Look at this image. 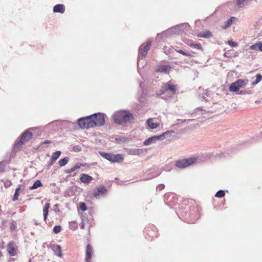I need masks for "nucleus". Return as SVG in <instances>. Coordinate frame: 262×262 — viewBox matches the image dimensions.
I'll list each match as a JSON object with an SVG mask.
<instances>
[{
	"mask_svg": "<svg viewBox=\"0 0 262 262\" xmlns=\"http://www.w3.org/2000/svg\"><path fill=\"white\" fill-rule=\"evenodd\" d=\"M125 141H126V139L125 138H116L115 139L116 142L118 144L123 143Z\"/></svg>",
	"mask_w": 262,
	"mask_h": 262,
	"instance_id": "37",
	"label": "nucleus"
},
{
	"mask_svg": "<svg viewBox=\"0 0 262 262\" xmlns=\"http://www.w3.org/2000/svg\"><path fill=\"white\" fill-rule=\"evenodd\" d=\"M157 138H158V137H156V136H154L152 137H149V138L146 139L144 141L143 144L145 146L149 145L151 143H155L157 141Z\"/></svg>",
	"mask_w": 262,
	"mask_h": 262,
	"instance_id": "17",
	"label": "nucleus"
},
{
	"mask_svg": "<svg viewBox=\"0 0 262 262\" xmlns=\"http://www.w3.org/2000/svg\"><path fill=\"white\" fill-rule=\"evenodd\" d=\"M99 154L101 156L111 162L112 154L107 153L103 151H99Z\"/></svg>",
	"mask_w": 262,
	"mask_h": 262,
	"instance_id": "22",
	"label": "nucleus"
},
{
	"mask_svg": "<svg viewBox=\"0 0 262 262\" xmlns=\"http://www.w3.org/2000/svg\"><path fill=\"white\" fill-rule=\"evenodd\" d=\"M176 51L183 55L191 57L192 55L189 53H186L182 50H176Z\"/></svg>",
	"mask_w": 262,
	"mask_h": 262,
	"instance_id": "36",
	"label": "nucleus"
},
{
	"mask_svg": "<svg viewBox=\"0 0 262 262\" xmlns=\"http://www.w3.org/2000/svg\"><path fill=\"white\" fill-rule=\"evenodd\" d=\"M4 183V185L6 187H9L12 184L11 182L9 180H5Z\"/></svg>",
	"mask_w": 262,
	"mask_h": 262,
	"instance_id": "44",
	"label": "nucleus"
},
{
	"mask_svg": "<svg viewBox=\"0 0 262 262\" xmlns=\"http://www.w3.org/2000/svg\"><path fill=\"white\" fill-rule=\"evenodd\" d=\"M70 227L72 229H75L77 228V225L75 221H72L69 223Z\"/></svg>",
	"mask_w": 262,
	"mask_h": 262,
	"instance_id": "38",
	"label": "nucleus"
},
{
	"mask_svg": "<svg viewBox=\"0 0 262 262\" xmlns=\"http://www.w3.org/2000/svg\"><path fill=\"white\" fill-rule=\"evenodd\" d=\"M51 143H52L51 141L46 140L42 142V144H49Z\"/></svg>",
	"mask_w": 262,
	"mask_h": 262,
	"instance_id": "51",
	"label": "nucleus"
},
{
	"mask_svg": "<svg viewBox=\"0 0 262 262\" xmlns=\"http://www.w3.org/2000/svg\"><path fill=\"white\" fill-rule=\"evenodd\" d=\"M146 124L147 125V127L149 129H155L157 128L160 124L158 123H156L154 122V120L152 118H149L146 121Z\"/></svg>",
	"mask_w": 262,
	"mask_h": 262,
	"instance_id": "11",
	"label": "nucleus"
},
{
	"mask_svg": "<svg viewBox=\"0 0 262 262\" xmlns=\"http://www.w3.org/2000/svg\"><path fill=\"white\" fill-rule=\"evenodd\" d=\"M164 187H165L164 185L160 184L157 187V189H159V190H162L163 189H164Z\"/></svg>",
	"mask_w": 262,
	"mask_h": 262,
	"instance_id": "49",
	"label": "nucleus"
},
{
	"mask_svg": "<svg viewBox=\"0 0 262 262\" xmlns=\"http://www.w3.org/2000/svg\"><path fill=\"white\" fill-rule=\"evenodd\" d=\"M159 175V173L156 172L155 168H150L144 173L143 180H149Z\"/></svg>",
	"mask_w": 262,
	"mask_h": 262,
	"instance_id": "7",
	"label": "nucleus"
},
{
	"mask_svg": "<svg viewBox=\"0 0 262 262\" xmlns=\"http://www.w3.org/2000/svg\"><path fill=\"white\" fill-rule=\"evenodd\" d=\"M69 162V158L68 157H64V158L60 159L58 161L59 165L60 166H64Z\"/></svg>",
	"mask_w": 262,
	"mask_h": 262,
	"instance_id": "25",
	"label": "nucleus"
},
{
	"mask_svg": "<svg viewBox=\"0 0 262 262\" xmlns=\"http://www.w3.org/2000/svg\"><path fill=\"white\" fill-rule=\"evenodd\" d=\"M198 37L208 38L212 36V33L209 31H206L203 33H198Z\"/></svg>",
	"mask_w": 262,
	"mask_h": 262,
	"instance_id": "20",
	"label": "nucleus"
},
{
	"mask_svg": "<svg viewBox=\"0 0 262 262\" xmlns=\"http://www.w3.org/2000/svg\"><path fill=\"white\" fill-rule=\"evenodd\" d=\"M156 137H158V138H157V140H162L164 139V138L165 137L164 136V135H163V133L161 135H159V136H156Z\"/></svg>",
	"mask_w": 262,
	"mask_h": 262,
	"instance_id": "48",
	"label": "nucleus"
},
{
	"mask_svg": "<svg viewBox=\"0 0 262 262\" xmlns=\"http://www.w3.org/2000/svg\"><path fill=\"white\" fill-rule=\"evenodd\" d=\"M42 183L39 180H36L33 183V185L29 187L30 190L35 189L38 188L39 187L42 186Z\"/></svg>",
	"mask_w": 262,
	"mask_h": 262,
	"instance_id": "23",
	"label": "nucleus"
},
{
	"mask_svg": "<svg viewBox=\"0 0 262 262\" xmlns=\"http://www.w3.org/2000/svg\"><path fill=\"white\" fill-rule=\"evenodd\" d=\"M235 19V17H231L230 18H229L226 22L225 27L224 28H226L227 27H229L231 25V24L233 23V21Z\"/></svg>",
	"mask_w": 262,
	"mask_h": 262,
	"instance_id": "30",
	"label": "nucleus"
},
{
	"mask_svg": "<svg viewBox=\"0 0 262 262\" xmlns=\"http://www.w3.org/2000/svg\"><path fill=\"white\" fill-rule=\"evenodd\" d=\"M262 79V76L260 74H257L256 75V79L255 81H252V85H255L259 83Z\"/></svg>",
	"mask_w": 262,
	"mask_h": 262,
	"instance_id": "27",
	"label": "nucleus"
},
{
	"mask_svg": "<svg viewBox=\"0 0 262 262\" xmlns=\"http://www.w3.org/2000/svg\"><path fill=\"white\" fill-rule=\"evenodd\" d=\"M81 166H82V164H76V165H74L73 167H72V168L66 169L65 170V173H72V172L75 171L76 170L80 168Z\"/></svg>",
	"mask_w": 262,
	"mask_h": 262,
	"instance_id": "21",
	"label": "nucleus"
},
{
	"mask_svg": "<svg viewBox=\"0 0 262 262\" xmlns=\"http://www.w3.org/2000/svg\"><path fill=\"white\" fill-rule=\"evenodd\" d=\"M31 259H30V260H29V262H31Z\"/></svg>",
	"mask_w": 262,
	"mask_h": 262,
	"instance_id": "59",
	"label": "nucleus"
},
{
	"mask_svg": "<svg viewBox=\"0 0 262 262\" xmlns=\"http://www.w3.org/2000/svg\"><path fill=\"white\" fill-rule=\"evenodd\" d=\"M55 206L56 207H57L58 206V204H56V205H55Z\"/></svg>",
	"mask_w": 262,
	"mask_h": 262,
	"instance_id": "57",
	"label": "nucleus"
},
{
	"mask_svg": "<svg viewBox=\"0 0 262 262\" xmlns=\"http://www.w3.org/2000/svg\"><path fill=\"white\" fill-rule=\"evenodd\" d=\"M260 134L262 135V133H261Z\"/></svg>",
	"mask_w": 262,
	"mask_h": 262,
	"instance_id": "61",
	"label": "nucleus"
},
{
	"mask_svg": "<svg viewBox=\"0 0 262 262\" xmlns=\"http://www.w3.org/2000/svg\"><path fill=\"white\" fill-rule=\"evenodd\" d=\"M246 84V82L245 80L239 79L231 84L229 87V91L233 92H237L240 88L245 86Z\"/></svg>",
	"mask_w": 262,
	"mask_h": 262,
	"instance_id": "6",
	"label": "nucleus"
},
{
	"mask_svg": "<svg viewBox=\"0 0 262 262\" xmlns=\"http://www.w3.org/2000/svg\"><path fill=\"white\" fill-rule=\"evenodd\" d=\"M29 130H32V128H29L21 135L19 140L15 144L14 146V150L17 149L18 148L20 147V146H21L24 143L30 140L32 138L33 134L31 132H29Z\"/></svg>",
	"mask_w": 262,
	"mask_h": 262,
	"instance_id": "3",
	"label": "nucleus"
},
{
	"mask_svg": "<svg viewBox=\"0 0 262 262\" xmlns=\"http://www.w3.org/2000/svg\"><path fill=\"white\" fill-rule=\"evenodd\" d=\"M174 132L173 130H168L163 133L165 136H170Z\"/></svg>",
	"mask_w": 262,
	"mask_h": 262,
	"instance_id": "46",
	"label": "nucleus"
},
{
	"mask_svg": "<svg viewBox=\"0 0 262 262\" xmlns=\"http://www.w3.org/2000/svg\"><path fill=\"white\" fill-rule=\"evenodd\" d=\"M123 160V158L122 155L117 154L114 155L112 154L111 162H120Z\"/></svg>",
	"mask_w": 262,
	"mask_h": 262,
	"instance_id": "18",
	"label": "nucleus"
},
{
	"mask_svg": "<svg viewBox=\"0 0 262 262\" xmlns=\"http://www.w3.org/2000/svg\"><path fill=\"white\" fill-rule=\"evenodd\" d=\"M258 50L262 52V42L259 41Z\"/></svg>",
	"mask_w": 262,
	"mask_h": 262,
	"instance_id": "50",
	"label": "nucleus"
},
{
	"mask_svg": "<svg viewBox=\"0 0 262 262\" xmlns=\"http://www.w3.org/2000/svg\"><path fill=\"white\" fill-rule=\"evenodd\" d=\"M80 180L82 183L88 184L93 180V178L87 174L82 173L81 174Z\"/></svg>",
	"mask_w": 262,
	"mask_h": 262,
	"instance_id": "12",
	"label": "nucleus"
},
{
	"mask_svg": "<svg viewBox=\"0 0 262 262\" xmlns=\"http://www.w3.org/2000/svg\"><path fill=\"white\" fill-rule=\"evenodd\" d=\"M177 89V86L176 85L173 84L171 81H168L164 83L162 86L161 90V94L169 92L171 95H173L176 92Z\"/></svg>",
	"mask_w": 262,
	"mask_h": 262,
	"instance_id": "5",
	"label": "nucleus"
},
{
	"mask_svg": "<svg viewBox=\"0 0 262 262\" xmlns=\"http://www.w3.org/2000/svg\"><path fill=\"white\" fill-rule=\"evenodd\" d=\"M259 41L251 46L250 49L253 50H258Z\"/></svg>",
	"mask_w": 262,
	"mask_h": 262,
	"instance_id": "41",
	"label": "nucleus"
},
{
	"mask_svg": "<svg viewBox=\"0 0 262 262\" xmlns=\"http://www.w3.org/2000/svg\"><path fill=\"white\" fill-rule=\"evenodd\" d=\"M86 262H90V261H86Z\"/></svg>",
	"mask_w": 262,
	"mask_h": 262,
	"instance_id": "60",
	"label": "nucleus"
},
{
	"mask_svg": "<svg viewBox=\"0 0 262 262\" xmlns=\"http://www.w3.org/2000/svg\"><path fill=\"white\" fill-rule=\"evenodd\" d=\"M79 208L82 211H86L87 210V207L86 206V204L83 202H81L79 204Z\"/></svg>",
	"mask_w": 262,
	"mask_h": 262,
	"instance_id": "35",
	"label": "nucleus"
},
{
	"mask_svg": "<svg viewBox=\"0 0 262 262\" xmlns=\"http://www.w3.org/2000/svg\"><path fill=\"white\" fill-rule=\"evenodd\" d=\"M228 43L232 47H235L237 46V43L232 40H229Z\"/></svg>",
	"mask_w": 262,
	"mask_h": 262,
	"instance_id": "45",
	"label": "nucleus"
},
{
	"mask_svg": "<svg viewBox=\"0 0 262 262\" xmlns=\"http://www.w3.org/2000/svg\"><path fill=\"white\" fill-rule=\"evenodd\" d=\"M170 69V68L168 66L160 65L158 67L157 69H156V71L166 73L169 72Z\"/></svg>",
	"mask_w": 262,
	"mask_h": 262,
	"instance_id": "16",
	"label": "nucleus"
},
{
	"mask_svg": "<svg viewBox=\"0 0 262 262\" xmlns=\"http://www.w3.org/2000/svg\"><path fill=\"white\" fill-rule=\"evenodd\" d=\"M202 159L201 156H196L191 157L188 159H185L183 160H179L176 162V166L180 168H185L192 164L195 163L198 161H201Z\"/></svg>",
	"mask_w": 262,
	"mask_h": 262,
	"instance_id": "2",
	"label": "nucleus"
},
{
	"mask_svg": "<svg viewBox=\"0 0 262 262\" xmlns=\"http://www.w3.org/2000/svg\"><path fill=\"white\" fill-rule=\"evenodd\" d=\"M142 151V149H133L130 150V154L134 155H140Z\"/></svg>",
	"mask_w": 262,
	"mask_h": 262,
	"instance_id": "33",
	"label": "nucleus"
},
{
	"mask_svg": "<svg viewBox=\"0 0 262 262\" xmlns=\"http://www.w3.org/2000/svg\"><path fill=\"white\" fill-rule=\"evenodd\" d=\"M61 226L59 225H57V226H54V227L53 228V232L55 233H58L61 231Z\"/></svg>",
	"mask_w": 262,
	"mask_h": 262,
	"instance_id": "39",
	"label": "nucleus"
},
{
	"mask_svg": "<svg viewBox=\"0 0 262 262\" xmlns=\"http://www.w3.org/2000/svg\"><path fill=\"white\" fill-rule=\"evenodd\" d=\"M92 247L91 245L88 244L86 246V255L85 258L86 261H90V259L92 257Z\"/></svg>",
	"mask_w": 262,
	"mask_h": 262,
	"instance_id": "13",
	"label": "nucleus"
},
{
	"mask_svg": "<svg viewBox=\"0 0 262 262\" xmlns=\"http://www.w3.org/2000/svg\"><path fill=\"white\" fill-rule=\"evenodd\" d=\"M163 50L166 55H168L170 52V48L168 46H164L163 48Z\"/></svg>",
	"mask_w": 262,
	"mask_h": 262,
	"instance_id": "42",
	"label": "nucleus"
},
{
	"mask_svg": "<svg viewBox=\"0 0 262 262\" xmlns=\"http://www.w3.org/2000/svg\"><path fill=\"white\" fill-rule=\"evenodd\" d=\"M151 46V42L150 41L147 42L146 45H143L140 48V54L142 57H145L148 51L149 50Z\"/></svg>",
	"mask_w": 262,
	"mask_h": 262,
	"instance_id": "10",
	"label": "nucleus"
},
{
	"mask_svg": "<svg viewBox=\"0 0 262 262\" xmlns=\"http://www.w3.org/2000/svg\"><path fill=\"white\" fill-rule=\"evenodd\" d=\"M106 192L107 190L106 188L103 186H101L94 189L93 196L96 198H98L100 195H104L106 193Z\"/></svg>",
	"mask_w": 262,
	"mask_h": 262,
	"instance_id": "8",
	"label": "nucleus"
},
{
	"mask_svg": "<svg viewBox=\"0 0 262 262\" xmlns=\"http://www.w3.org/2000/svg\"><path fill=\"white\" fill-rule=\"evenodd\" d=\"M50 160H51V162H50V165H53V163H54L55 161H52V159H51V158Z\"/></svg>",
	"mask_w": 262,
	"mask_h": 262,
	"instance_id": "54",
	"label": "nucleus"
},
{
	"mask_svg": "<svg viewBox=\"0 0 262 262\" xmlns=\"http://www.w3.org/2000/svg\"><path fill=\"white\" fill-rule=\"evenodd\" d=\"M116 115H132V114L129 113L127 111H122V110H121V111L117 112V114Z\"/></svg>",
	"mask_w": 262,
	"mask_h": 262,
	"instance_id": "40",
	"label": "nucleus"
},
{
	"mask_svg": "<svg viewBox=\"0 0 262 262\" xmlns=\"http://www.w3.org/2000/svg\"><path fill=\"white\" fill-rule=\"evenodd\" d=\"M16 249L17 247L14 242H11L8 244L7 251L10 256H14L16 254Z\"/></svg>",
	"mask_w": 262,
	"mask_h": 262,
	"instance_id": "9",
	"label": "nucleus"
},
{
	"mask_svg": "<svg viewBox=\"0 0 262 262\" xmlns=\"http://www.w3.org/2000/svg\"><path fill=\"white\" fill-rule=\"evenodd\" d=\"M249 0H236V4L238 7H241L244 3L248 2Z\"/></svg>",
	"mask_w": 262,
	"mask_h": 262,
	"instance_id": "34",
	"label": "nucleus"
},
{
	"mask_svg": "<svg viewBox=\"0 0 262 262\" xmlns=\"http://www.w3.org/2000/svg\"><path fill=\"white\" fill-rule=\"evenodd\" d=\"M188 46L191 48H196L198 50H202L203 49L200 43H189Z\"/></svg>",
	"mask_w": 262,
	"mask_h": 262,
	"instance_id": "28",
	"label": "nucleus"
},
{
	"mask_svg": "<svg viewBox=\"0 0 262 262\" xmlns=\"http://www.w3.org/2000/svg\"><path fill=\"white\" fill-rule=\"evenodd\" d=\"M50 207V204L49 203H47L45 204L43 209V219L46 221L47 220V215H48L49 213V209Z\"/></svg>",
	"mask_w": 262,
	"mask_h": 262,
	"instance_id": "19",
	"label": "nucleus"
},
{
	"mask_svg": "<svg viewBox=\"0 0 262 262\" xmlns=\"http://www.w3.org/2000/svg\"><path fill=\"white\" fill-rule=\"evenodd\" d=\"M15 226H16V223H15V221H13L11 223V225H10V229L11 230H13L15 229Z\"/></svg>",
	"mask_w": 262,
	"mask_h": 262,
	"instance_id": "47",
	"label": "nucleus"
},
{
	"mask_svg": "<svg viewBox=\"0 0 262 262\" xmlns=\"http://www.w3.org/2000/svg\"><path fill=\"white\" fill-rule=\"evenodd\" d=\"M93 115H104V114L101 113H94Z\"/></svg>",
	"mask_w": 262,
	"mask_h": 262,
	"instance_id": "55",
	"label": "nucleus"
},
{
	"mask_svg": "<svg viewBox=\"0 0 262 262\" xmlns=\"http://www.w3.org/2000/svg\"><path fill=\"white\" fill-rule=\"evenodd\" d=\"M35 225H38L39 224V223H38L37 222V221H35Z\"/></svg>",
	"mask_w": 262,
	"mask_h": 262,
	"instance_id": "56",
	"label": "nucleus"
},
{
	"mask_svg": "<svg viewBox=\"0 0 262 262\" xmlns=\"http://www.w3.org/2000/svg\"><path fill=\"white\" fill-rule=\"evenodd\" d=\"M80 227L81 229H83L84 228V224L83 223L81 224Z\"/></svg>",
	"mask_w": 262,
	"mask_h": 262,
	"instance_id": "53",
	"label": "nucleus"
},
{
	"mask_svg": "<svg viewBox=\"0 0 262 262\" xmlns=\"http://www.w3.org/2000/svg\"><path fill=\"white\" fill-rule=\"evenodd\" d=\"M60 154V151H56L52 154L51 158L52 159V161H55L59 157Z\"/></svg>",
	"mask_w": 262,
	"mask_h": 262,
	"instance_id": "26",
	"label": "nucleus"
},
{
	"mask_svg": "<svg viewBox=\"0 0 262 262\" xmlns=\"http://www.w3.org/2000/svg\"><path fill=\"white\" fill-rule=\"evenodd\" d=\"M20 189V187H19L18 188H17L15 189V193H14L13 198H12V200L13 201H15L18 200V197L19 195L18 192H19Z\"/></svg>",
	"mask_w": 262,
	"mask_h": 262,
	"instance_id": "32",
	"label": "nucleus"
},
{
	"mask_svg": "<svg viewBox=\"0 0 262 262\" xmlns=\"http://www.w3.org/2000/svg\"><path fill=\"white\" fill-rule=\"evenodd\" d=\"M184 42L188 46L189 43H193L191 40L187 39L184 41Z\"/></svg>",
	"mask_w": 262,
	"mask_h": 262,
	"instance_id": "52",
	"label": "nucleus"
},
{
	"mask_svg": "<svg viewBox=\"0 0 262 262\" xmlns=\"http://www.w3.org/2000/svg\"><path fill=\"white\" fill-rule=\"evenodd\" d=\"M51 248L52 250L54 252H57L58 253L56 254V255L58 257H61L62 256V253H61V247L59 245H52L51 246Z\"/></svg>",
	"mask_w": 262,
	"mask_h": 262,
	"instance_id": "14",
	"label": "nucleus"
},
{
	"mask_svg": "<svg viewBox=\"0 0 262 262\" xmlns=\"http://www.w3.org/2000/svg\"><path fill=\"white\" fill-rule=\"evenodd\" d=\"M2 256V252L0 251V257Z\"/></svg>",
	"mask_w": 262,
	"mask_h": 262,
	"instance_id": "58",
	"label": "nucleus"
},
{
	"mask_svg": "<svg viewBox=\"0 0 262 262\" xmlns=\"http://www.w3.org/2000/svg\"><path fill=\"white\" fill-rule=\"evenodd\" d=\"M134 119V116H113L114 122L118 125H125Z\"/></svg>",
	"mask_w": 262,
	"mask_h": 262,
	"instance_id": "4",
	"label": "nucleus"
},
{
	"mask_svg": "<svg viewBox=\"0 0 262 262\" xmlns=\"http://www.w3.org/2000/svg\"><path fill=\"white\" fill-rule=\"evenodd\" d=\"M5 167V163L4 162H0V172L4 171Z\"/></svg>",
	"mask_w": 262,
	"mask_h": 262,
	"instance_id": "43",
	"label": "nucleus"
},
{
	"mask_svg": "<svg viewBox=\"0 0 262 262\" xmlns=\"http://www.w3.org/2000/svg\"><path fill=\"white\" fill-rule=\"evenodd\" d=\"M65 11V7L63 5L58 4L55 5L53 8V11L56 13H63Z\"/></svg>",
	"mask_w": 262,
	"mask_h": 262,
	"instance_id": "15",
	"label": "nucleus"
},
{
	"mask_svg": "<svg viewBox=\"0 0 262 262\" xmlns=\"http://www.w3.org/2000/svg\"><path fill=\"white\" fill-rule=\"evenodd\" d=\"M193 120V119H184V120L178 119V122L177 123V124H180L181 123L189 124L190 122H191Z\"/></svg>",
	"mask_w": 262,
	"mask_h": 262,
	"instance_id": "29",
	"label": "nucleus"
},
{
	"mask_svg": "<svg viewBox=\"0 0 262 262\" xmlns=\"http://www.w3.org/2000/svg\"><path fill=\"white\" fill-rule=\"evenodd\" d=\"M104 124V116H86L78 120V125L83 129L100 126Z\"/></svg>",
	"mask_w": 262,
	"mask_h": 262,
	"instance_id": "1",
	"label": "nucleus"
},
{
	"mask_svg": "<svg viewBox=\"0 0 262 262\" xmlns=\"http://www.w3.org/2000/svg\"><path fill=\"white\" fill-rule=\"evenodd\" d=\"M69 149L70 150L72 149V150H73L74 151H75L76 152H80V151H81L82 147H81V146L80 145H74L73 146L72 145H71Z\"/></svg>",
	"mask_w": 262,
	"mask_h": 262,
	"instance_id": "24",
	"label": "nucleus"
},
{
	"mask_svg": "<svg viewBox=\"0 0 262 262\" xmlns=\"http://www.w3.org/2000/svg\"><path fill=\"white\" fill-rule=\"evenodd\" d=\"M225 195V191L222 190H220L216 192V194H215V196L216 198H221L224 196Z\"/></svg>",
	"mask_w": 262,
	"mask_h": 262,
	"instance_id": "31",
	"label": "nucleus"
}]
</instances>
